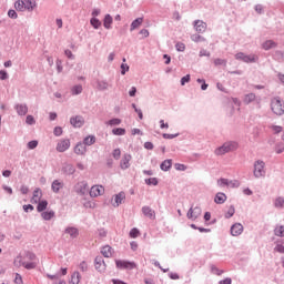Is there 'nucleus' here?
<instances>
[{
    "mask_svg": "<svg viewBox=\"0 0 284 284\" xmlns=\"http://www.w3.org/2000/svg\"><path fill=\"white\" fill-rule=\"evenodd\" d=\"M239 150V142L236 141H227L220 148L215 149L216 156H223V154H227L230 152H235Z\"/></svg>",
    "mask_w": 284,
    "mask_h": 284,
    "instance_id": "obj_1",
    "label": "nucleus"
},
{
    "mask_svg": "<svg viewBox=\"0 0 284 284\" xmlns=\"http://www.w3.org/2000/svg\"><path fill=\"white\" fill-rule=\"evenodd\" d=\"M271 110L273 114H276V116H283L284 114V101L278 98H272L271 99Z\"/></svg>",
    "mask_w": 284,
    "mask_h": 284,
    "instance_id": "obj_2",
    "label": "nucleus"
},
{
    "mask_svg": "<svg viewBox=\"0 0 284 284\" xmlns=\"http://www.w3.org/2000/svg\"><path fill=\"white\" fill-rule=\"evenodd\" d=\"M16 267H24L26 270H34L37 267V262H27L21 255L14 258Z\"/></svg>",
    "mask_w": 284,
    "mask_h": 284,
    "instance_id": "obj_3",
    "label": "nucleus"
},
{
    "mask_svg": "<svg viewBox=\"0 0 284 284\" xmlns=\"http://www.w3.org/2000/svg\"><path fill=\"white\" fill-rule=\"evenodd\" d=\"M236 61H243V63H256L258 57L256 54H245L244 52H239L235 54Z\"/></svg>",
    "mask_w": 284,
    "mask_h": 284,
    "instance_id": "obj_4",
    "label": "nucleus"
},
{
    "mask_svg": "<svg viewBox=\"0 0 284 284\" xmlns=\"http://www.w3.org/2000/svg\"><path fill=\"white\" fill-rule=\"evenodd\" d=\"M253 174L255 179H261L265 176V162L263 160H257L254 162Z\"/></svg>",
    "mask_w": 284,
    "mask_h": 284,
    "instance_id": "obj_5",
    "label": "nucleus"
},
{
    "mask_svg": "<svg viewBox=\"0 0 284 284\" xmlns=\"http://www.w3.org/2000/svg\"><path fill=\"white\" fill-rule=\"evenodd\" d=\"M115 265L118 270H136V263L125 260H116Z\"/></svg>",
    "mask_w": 284,
    "mask_h": 284,
    "instance_id": "obj_6",
    "label": "nucleus"
},
{
    "mask_svg": "<svg viewBox=\"0 0 284 284\" xmlns=\"http://www.w3.org/2000/svg\"><path fill=\"white\" fill-rule=\"evenodd\" d=\"M74 191L80 196H85V194H88V182H85V181L78 182L74 185Z\"/></svg>",
    "mask_w": 284,
    "mask_h": 284,
    "instance_id": "obj_7",
    "label": "nucleus"
},
{
    "mask_svg": "<svg viewBox=\"0 0 284 284\" xmlns=\"http://www.w3.org/2000/svg\"><path fill=\"white\" fill-rule=\"evenodd\" d=\"M105 192L103 185H93L89 192L92 199H97V196H101Z\"/></svg>",
    "mask_w": 284,
    "mask_h": 284,
    "instance_id": "obj_8",
    "label": "nucleus"
},
{
    "mask_svg": "<svg viewBox=\"0 0 284 284\" xmlns=\"http://www.w3.org/2000/svg\"><path fill=\"white\" fill-rule=\"evenodd\" d=\"M55 150L58 152H67L70 150V139H62L58 142Z\"/></svg>",
    "mask_w": 284,
    "mask_h": 284,
    "instance_id": "obj_9",
    "label": "nucleus"
},
{
    "mask_svg": "<svg viewBox=\"0 0 284 284\" xmlns=\"http://www.w3.org/2000/svg\"><path fill=\"white\" fill-rule=\"evenodd\" d=\"M194 29L200 33L203 34L205 30H207V23H205L203 20H195L193 22Z\"/></svg>",
    "mask_w": 284,
    "mask_h": 284,
    "instance_id": "obj_10",
    "label": "nucleus"
},
{
    "mask_svg": "<svg viewBox=\"0 0 284 284\" xmlns=\"http://www.w3.org/2000/svg\"><path fill=\"white\" fill-rule=\"evenodd\" d=\"M64 183L61 180H54L51 184V190L53 192V194H59V192H61V190H63L64 187Z\"/></svg>",
    "mask_w": 284,
    "mask_h": 284,
    "instance_id": "obj_11",
    "label": "nucleus"
},
{
    "mask_svg": "<svg viewBox=\"0 0 284 284\" xmlns=\"http://www.w3.org/2000/svg\"><path fill=\"white\" fill-rule=\"evenodd\" d=\"M94 267L98 272H105V261H103V257L101 256L95 257Z\"/></svg>",
    "mask_w": 284,
    "mask_h": 284,
    "instance_id": "obj_12",
    "label": "nucleus"
},
{
    "mask_svg": "<svg viewBox=\"0 0 284 284\" xmlns=\"http://www.w3.org/2000/svg\"><path fill=\"white\" fill-rule=\"evenodd\" d=\"M232 236H241L243 234V224L235 223L231 226Z\"/></svg>",
    "mask_w": 284,
    "mask_h": 284,
    "instance_id": "obj_13",
    "label": "nucleus"
},
{
    "mask_svg": "<svg viewBox=\"0 0 284 284\" xmlns=\"http://www.w3.org/2000/svg\"><path fill=\"white\" fill-rule=\"evenodd\" d=\"M70 123L73 128H83L85 121L83 120V116L77 115L70 119Z\"/></svg>",
    "mask_w": 284,
    "mask_h": 284,
    "instance_id": "obj_14",
    "label": "nucleus"
},
{
    "mask_svg": "<svg viewBox=\"0 0 284 284\" xmlns=\"http://www.w3.org/2000/svg\"><path fill=\"white\" fill-rule=\"evenodd\" d=\"M130 161H132V155L125 153L120 162L121 170H128L130 168Z\"/></svg>",
    "mask_w": 284,
    "mask_h": 284,
    "instance_id": "obj_15",
    "label": "nucleus"
},
{
    "mask_svg": "<svg viewBox=\"0 0 284 284\" xmlns=\"http://www.w3.org/2000/svg\"><path fill=\"white\" fill-rule=\"evenodd\" d=\"M142 213L144 214V216H146V219H151V221H154V219H156V213L150 206H143Z\"/></svg>",
    "mask_w": 284,
    "mask_h": 284,
    "instance_id": "obj_16",
    "label": "nucleus"
},
{
    "mask_svg": "<svg viewBox=\"0 0 284 284\" xmlns=\"http://www.w3.org/2000/svg\"><path fill=\"white\" fill-rule=\"evenodd\" d=\"M14 110L19 116H26L28 114V104H16Z\"/></svg>",
    "mask_w": 284,
    "mask_h": 284,
    "instance_id": "obj_17",
    "label": "nucleus"
},
{
    "mask_svg": "<svg viewBox=\"0 0 284 284\" xmlns=\"http://www.w3.org/2000/svg\"><path fill=\"white\" fill-rule=\"evenodd\" d=\"M85 152H88V149L85 148L83 142H79L74 146V153L78 154L79 156H83L85 154Z\"/></svg>",
    "mask_w": 284,
    "mask_h": 284,
    "instance_id": "obj_18",
    "label": "nucleus"
},
{
    "mask_svg": "<svg viewBox=\"0 0 284 284\" xmlns=\"http://www.w3.org/2000/svg\"><path fill=\"white\" fill-rule=\"evenodd\" d=\"M225 201H227V195H225V193H223V192L216 193V195L214 197V203H216V205H223V203H225Z\"/></svg>",
    "mask_w": 284,
    "mask_h": 284,
    "instance_id": "obj_19",
    "label": "nucleus"
},
{
    "mask_svg": "<svg viewBox=\"0 0 284 284\" xmlns=\"http://www.w3.org/2000/svg\"><path fill=\"white\" fill-rule=\"evenodd\" d=\"M64 234H69V236L71 239H77L79 236V229L74 227V226H68L64 230Z\"/></svg>",
    "mask_w": 284,
    "mask_h": 284,
    "instance_id": "obj_20",
    "label": "nucleus"
},
{
    "mask_svg": "<svg viewBox=\"0 0 284 284\" xmlns=\"http://www.w3.org/2000/svg\"><path fill=\"white\" fill-rule=\"evenodd\" d=\"M41 196H43V193L41 192V189H36L33 191V196L31 199L32 203H39L41 201Z\"/></svg>",
    "mask_w": 284,
    "mask_h": 284,
    "instance_id": "obj_21",
    "label": "nucleus"
},
{
    "mask_svg": "<svg viewBox=\"0 0 284 284\" xmlns=\"http://www.w3.org/2000/svg\"><path fill=\"white\" fill-rule=\"evenodd\" d=\"M125 199V193L124 192H120L115 195V203H113V207H119V205H121V203H123Z\"/></svg>",
    "mask_w": 284,
    "mask_h": 284,
    "instance_id": "obj_22",
    "label": "nucleus"
},
{
    "mask_svg": "<svg viewBox=\"0 0 284 284\" xmlns=\"http://www.w3.org/2000/svg\"><path fill=\"white\" fill-rule=\"evenodd\" d=\"M171 168H172V160H164L160 165V169L162 170V172H169Z\"/></svg>",
    "mask_w": 284,
    "mask_h": 284,
    "instance_id": "obj_23",
    "label": "nucleus"
},
{
    "mask_svg": "<svg viewBox=\"0 0 284 284\" xmlns=\"http://www.w3.org/2000/svg\"><path fill=\"white\" fill-rule=\"evenodd\" d=\"M112 22H113L112 16L105 14L103 19V26L105 30H110L112 28Z\"/></svg>",
    "mask_w": 284,
    "mask_h": 284,
    "instance_id": "obj_24",
    "label": "nucleus"
},
{
    "mask_svg": "<svg viewBox=\"0 0 284 284\" xmlns=\"http://www.w3.org/2000/svg\"><path fill=\"white\" fill-rule=\"evenodd\" d=\"M62 171L64 172V174H68L70 176L77 172V169H74V165L72 164H65L62 168Z\"/></svg>",
    "mask_w": 284,
    "mask_h": 284,
    "instance_id": "obj_25",
    "label": "nucleus"
},
{
    "mask_svg": "<svg viewBox=\"0 0 284 284\" xmlns=\"http://www.w3.org/2000/svg\"><path fill=\"white\" fill-rule=\"evenodd\" d=\"M23 260L28 263V261H30V263H37V254L32 253V252H27L26 255L23 256Z\"/></svg>",
    "mask_w": 284,
    "mask_h": 284,
    "instance_id": "obj_26",
    "label": "nucleus"
},
{
    "mask_svg": "<svg viewBox=\"0 0 284 284\" xmlns=\"http://www.w3.org/2000/svg\"><path fill=\"white\" fill-rule=\"evenodd\" d=\"M263 50H272V48H276V42H274V40H266L263 44H262Z\"/></svg>",
    "mask_w": 284,
    "mask_h": 284,
    "instance_id": "obj_27",
    "label": "nucleus"
},
{
    "mask_svg": "<svg viewBox=\"0 0 284 284\" xmlns=\"http://www.w3.org/2000/svg\"><path fill=\"white\" fill-rule=\"evenodd\" d=\"M82 143H84V145H94L97 143V136L89 135V136L83 139Z\"/></svg>",
    "mask_w": 284,
    "mask_h": 284,
    "instance_id": "obj_28",
    "label": "nucleus"
},
{
    "mask_svg": "<svg viewBox=\"0 0 284 284\" xmlns=\"http://www.w3.org/2000/svg\"><path fill=\"white\" fill-rule=\"evenodd\" d=\"M143 23V18H138L132 21L130 31L133 32V30H136L141 24Z\"/></svg>",
    "mask_w": 284,
    "mask_h": 284,
    "instance_id": "obj_29",
    "label": "nucleus"
},
{
    "mask_svg": "<svg viewBox=\"0 0 284 284\" xmlns=\"http://www.w3.org/2000/svg\"><path fill=\"white\" fill-rule=\"evenodd\" d=\"M41 216L44 221H52L54 219V211H44Z\"/></svg>",
    "mask_w": 284,
    "mask_h": 284,
    "instance_id": "obj_30",
    "label": "nucleus"
},
{
    "mask_svg": "<svg viewBox=\"0 0 284 284\" xmlns=\"http://www.w3.org/2000/svg\"><path fill=\"white\" fill-rule=\"evenodd\" d=\"M81 92H83V87L81 84H78V85H73L71 88V94L73 97H78V94H81Z\"/></svg>",
    "mask_w": 284,
    "mask_h": 284,
    "instance_id": "obj_31",
    "label": "nucleus"
},
{
    "mask_svg": "<svg viewBox=\"0 0 284 284\" xmlns=\"http://www.w3.org/2000/svg\"><path fill=\"white\" fill-rule=\"evenodd\" d=\"M101 254L104 255L105 258H110V256H112V248H111V246L106 245V246L102 247Z\"/></svg>",
    "mask_w": 284,
    "mask_h": 284,
    "instance_id": "obj_32",
    "label": "nucleus"
},
{
    "mask_svg": "<svg viewBox=\"0 0 284 284\" xmlns=\"http://www.w3.org/2000/svg\"><path fill=\"white\" fill-rule=\"evenodd\" d=\"M253 101H256V94L247 93L244 95V103L250 104L253 103Z\"/></svg>",
    "mask_w": 284,
    "mask_h": 284,
    "instance_id": "obj_33",
    "label": "nucleus"
},
{
    "mask_svg": "<svg viewBox=\"0 0 284 284\" xmlns=\"http://www.w3.org/2000/svg\"><path fill=\"white\" fill-rule=\"evenodd\" d=\"M109 88H110V84L108 83V81L105 80L98 81V90L104 91V90H108Z\"/></svg>",
    "mask_w": 284,
    "mask_h": 284,
    "instance_id": "obj_34",
    "label": "nucleus"
},
{
    "mask_svg": "<svg viewBox=\"0 0 284 284\" xmlns=\"http://www.w3.org/2000/svg\"><path fill=\"white\" fill-rule=\"evenodd\" d=\"M112 134H114V136H125V129L114 128L112 129Z\"/></svg>",
    "mask_w": 284,
    "mask_h": 284,
    "instance_id": "obj_35",
    "label": "nucleus"
},
{
    "mask_svg": "<svg viewBox=\"0 0 284 284\" xmlns=\"http://www.w3.org/2000/svg\"><path fill=\"white\" fill-rule=\"evenodd\" d=\"M47 209H48V201L42 200V201L38 202V206H37L38 212H43Z\"/></svg>",
    "mask_w": 284,
    "mask_h": 284,
    "instance_id": "obj_36",
    "label": "nucleus"
},
{
    "mask_svg": "<svg viewBox=\"0 0 284 284\" xmlns=\"http://www.w3.org/2000/svg\"><path fill=\"white\" fill-rule=\"evenodd\" d=\"M81 283V274H79V272H74L71 275V284H79Z\"/></svg>",
    "mask_w": 284,
    "mask_h": 284,
    "instance_id": "obj_37",
    "label": "nucleus"
},
{
    "mask_svg": "<svg viewBox=\"0 0 284 284\" xmlns=\"http://www.w3.org/2000/svg\"><path fill=\"white\" fill-rule=\"evenodd\" d=\"M274 234H275V236H280V239H283L284 237V226L283 225L276 226L274 230Z\"/></svg>",
    "mask_w": 284,
    "mask_h": 284,
    "instance_id": "obj_38",
    "label": "nucleus"
},
{
    "mask_svg": "<svg viewBox=\"0 0 284 284\" xmlns=\"http://www.w3.org/2000/svg\"><path fill=\"white\" fill-rule=\"evenodd\" d=\"M21 3L24 6V10H34V4L32 0H21Z\"/></svg>",
    "mask_w": 284,
    "mask_h": 284,
    "instance_id": "obj_39",
    "label": "nucleus"
},
{
    "mask_svg": "<svg viewBox=\"0 0 284 284\" xmlns=\"http://www.w3.org/2000/svg\"><path fill=\"white\" fill-rule=\"evenodd\" d=\"M120 123H122L121 119L113 118V119H111L106 122V125H110L111 128H114V126L119 125Z\"/></svg>",
    "mask_w": 284,
    "mask_h": 284,
    "instance_id": "obj_40",
    "label": "nucleus"
},
{
    "mask_svg": "<svg viewBox=\"0 0 284 284\" xmlns=\"http://www.w3.org/2000/svg\"><path fill=\"white\" fill-rule=\"evenodd\" d=\"M90 23L94 30H99V28H101V22L97 18H91Z\"/></svg>",
    "mask_w": 284,
    "mask_h": 284,
    "instance_id": "obj_41",
    "label": "nucleus"
},
{
    "mask_svg": "<svg viewBox=\"0 0 284 284\" xmlns=\"http://www.w3.org/2000/svg\"><path fill=\"white\" fill-rule=\"evenodd\" d=\"M139 234H141V232L139 231V229L133 227L130 233L129 236L130 239H139Z\"/></svg>",
    "mask_w": 284,
    "mask_h": 284,
    "instance_id": "obj_42",
    "label": "nucleus"
},
{
    "mask_svg": "<svg viewBox=\"0 0 284 284\" xmlns=\"http://www.w3.org/2000/svg\"><path fill=\"white\" fill-rule=\"evenodd\" d=\"M191 40L194 41V43H201V41H205V38L195 33L191 36Z\"/></svg>",
    "mask_w": 284,
    "mask_h": 284,
    "instance_id": "obj_43",
    "label": "nucleus"
},
{
    "mask_svg": "<svg viewBox=\"0 0 284 284\" xmlns=\"http://www.w3.org/2000/svg\"><path fill=\"white\" fill-rule=\"evenodd\" d=\"M145 184L146 185H159V179H156V178L145 179Z\"/></svg>",
    "mask_w": 284,
    "mask_h": 284,
    "instance_id": "obj_44",
    "label": "nucleus"
},
{
    "mask_svg": "<svg viewBox=\"0 0 284 284\" xmlns=\"http://www.w3.org/2000/svg\"><path fill=\"white\" fill-rule=\"evenodd\" d=\"M235 212H236V209H234V205H231L229 207V211L225 214V219H232V216H234Z\"/></svg>",
    "mask_w": 284,
    "mask_h": 284,
    "instance_id": "obj_45",
    "label": "nucleus"
},
{
    "mask_svg": "<svg viewBox=\"0 0 284 284\" xmlns=\"http://www.w3.org/2000/svg\"><path fill=\"white\" fill-rule=\"evenodd\" d=\"M230 183V180L225 179V178H221L220 180H217V185H220V187H227Z\"/></svg>",
    "mask_w": 284,
    "mask_h": 284,
    "instance_id": "obj_46",
    "label": "nucleus"
},
{
    "mask_svg": "<svg viewBox=\"0 0 284 284\" xmlns=\"http://www.w3.org/2000/svg\"><path fill=\"white\" fill-rule=\"evenodd\" d=\"M201 214H203V210H201L200 206L193 207V215L195 217V221H196V219H199V216H201Z\"/></svg>",
    "mask_w": 284,
    "mask_h": 284,
    "instance_id": "obj_47",
    "label": "nucleus"
},
{
    "mask_svg": "<svg viewBox=\"0 0 284 284\" xmlns=\"http://www.w3.org/2000/svg\"><path fill=\"white\" fill-rule=\"evenodd\" d=\"M38 145H39V141L33 140V141L28 142L27 148H28V150H36V148Z\"/></svg>",
    "mask_w": 284,
    "mask_h": 284,
    "instance_id": "obj_48",
    "label": "nucleus"
},
{
    "mask_svg": "<svg viewBox=\"0 0 284 284\" xmlns=\"http://www.w3.org/2000/svg\"><path fill=\"white\" fill-rule=\"evenodd\" d=\"M55 65H57V72H58V74H61V72H63V61H61V60H57L55 61Z\"/></svg>",
    "mask_w": 284,
    "mask_h": 284,
    "instance_id": "obj_49",
    "label": "nucleus"
},
{
    "mask_svg": "<svg viewBox=\"0 0 284 284\" xmlns=\"http://www.w3.org/2000/svg\"><path fill=\"white\" fill-rule=\"evenodd\" d=\"M275 152H276V154H283V152H284V142H281V143L276 144Z\"/></svg>",
    "mask_w": 284,
    "mask_h": 284,
    "instance_id": "obj_50",
    "label": "nucleus"
},
{
    "mask_svg": "<svg viewBox=\"0 0 284 284\" xmlns=\"http://www.w3.org/2000/svg\"><path fill=\"white\" fill-rule=\"evenodd\" d=\"M186 217L190 220V221H195V217H194V207H190L187 213H186Z\"/></svg>",
    "mask_w": 284,
    "mask_h": 284,
    "instance_id": "obj_51",
    "label": "nucleus"
},
{
    "mask_svg": "<svg viewBox=\"0 0 284 284\" xmlns=\"http://www.w3.org/2000/svg\"><path fill=\"white\" fill-rule=\"evenodd\" d=\"M34 123H37V120H34V116H32V115H27L26 124H27V125H34Z\"/></svg>",
    "mask_w": 284,
    "mask_h": 284,
    "instance_id": "obj_52",
    "label": "nucleus"
},
{
    "mask_svg": "<svg viewBox=\"0 0 284 284\" xmlns=\"http://www.w3.org/2000/svg\"><path fill=\"white\" fill-rule=\"evenodd\" d=\"M175 49L178 50V52H185V43L183 42H178L175 44Z\"/></svg>",
    "mask_w": 284,
    "mask_h": 284,
    "instance_id": "obj_53",
    "label": "nucleus"
},
{
    "mask_svg": "<svg viewBox=\"0 0 284 284\" xmlns=\"http://www.w3.org/2000/svg\"><path fill=\"white\" fill-rule=\"evenodd\" d=\"M214 65H227V60L217 58L214 60Z\"/></svg>",
    "mask_w": 284,
    "mask_h": 284,
    "instance_id": "obj_54",
    "label": "nucleus"
},
{
    "mask_svg": "<svg viewBox=\"0 0 284 284\" xmlns=\"http://www.w3.org/2000/svg\"><path fill=\"white\" fill-rule=\"evenodd\" d=\"M14 8H16V10H20V12H23V10H26L23 3H21V0H18V1L14 3Z\"/></svg>",
    "mask_w": 284,
    "mask_h": 284,
    "instance_id": "obj_55",
    "label": "nucleus"
},
{
    "mask_svg": "<svg viewBox=\"0 0 284 284\" xmlns=\"http://www.w3.org/2000/svg\"><path fill=\"white\" fill-rule=\"evenodd\" d=\"M241 183L237 180H229V186L227 187H239Z\"/></svg>",
    "mask_w": 284,
    "mask_h": 284,
    "instance_id": "obj_56",
    "label": "nucleus"
},
{
    "mask_svg": "<svg viewBox=\"0 0 284 284\" xmlns=\"http://www.w3.org/2000/svg\"><path fill=\"white\" fill-rule=\"evenodd\" d=\"M54 136H61L63 134V129L61 126H55L53 130Z\"/></svg>",
    "mask_w": 284,
    "mask_h": 284,
    "instance_id": "obj_57",
    "label": "nucleus"
},
{
    "mask_svg": "<svg viewBox=\"0 0 284 284\" xmlns=\"http://www.w3.org/2000/svg\"><path fill=\"white\" fill-rule=\"evenodd\" d=\"M275 207H284V199L283 197H277L275 200Z\"/></svg>",
    "mask_w": 284,
    "mask_h": 284,
    "instance_id": "obj_58",
    "label": "nucleus"
},
{
    "mask_svg": "<svg viewBox=\"0 0 284 284\" xmlns=\"http://www.w3.org/2000/svg\"><path fill=\"white\" fill-rule=\"evenodd\" d=\"M113 159H115V161H119V159H121V149L113 150Z\"/></svg>",
    "mask_w": 284,
    "mask_h": 284,
    "instance_id": "obj_59",
    "label": "nucleus"
},
{
    "mask_svg": "<svg viewBox=\"0 0 284 284\" xmlns=\"http://www.w3.org/2000/svg\"><path fill=\"white\" fill-rule=\"evenodd\" d=\"M64 54L67 58H69L71 61H74V54L70 49L64 50Z\"/></svg>",
    "mask_w": 284,
    "mask_h": 284,
    "instance_id": "obj_60",
    "label": "nucleus"
},
{
    "mask_svg": "<svg viewBox=\"0 0 284 284\" xmlns=\"http://www.w3.org/2000/svg\"><path fill=\"white\" fill-rule=\"evenodd\" d=\"M162 136L163 139L172 140V139H176V136H179V133H175V134L164 133L162 134Z\"/></svg>",
    "mask_w": 284,
    "mask_h": 284,
    "instance_id": "obj_61",
    "label": "nucleus"
},
{
    "mask_svg": "<svg viewBox=\"0 0 284 284\" xmlns=\"http://www.w3.org/2000/svg\"><path fill=\"white\" fill-rule=\"evenodd\" d=\"M274 251H275V252H278V254H284V246H283V244H277V245L274 247Z\"/></svg>",
    "mask_w": 284,
    "mask_h": 284,
    "instance_id": "obj_62",
    "label": "nucleus"
},
{
    "mask_svg": "<svg viewBox=\"0 0 284 284\" xmlns=\"http://www.w3.org/2000/svg\"><path fill=\"white\" fill-rule=\"evenodd\" d=\"M185 83H190V74H186L181 79V85H185Z\"/></svg>",
    "mask_w": 284,
    "mask_h": 284,
    "instance_id": "obj_63",
    "label": "nucleus"
},
{
    "mask_svg": "<svg viewBox=\"0 0 284 284\" xmlns=\"http://www.w3.org/2000/svg\"><path fill=\"white\" fill-rule=\"evenodd\" d=\"M210 55H211L210 51L205 49H202L199 53V57H210Z\"/></svg>",
    "mask_w": 284,
    "mask_h": 284,
    "instance_id": "obj_64",
    "label": "nucleus"
}]
</instances>
